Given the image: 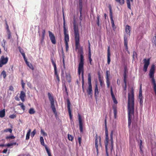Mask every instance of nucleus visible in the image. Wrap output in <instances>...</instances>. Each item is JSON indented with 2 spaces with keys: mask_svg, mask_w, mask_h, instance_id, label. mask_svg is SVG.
I'll use <instances>...</instances> for the list:
<instances>
[{
  "mask_svg": "<svg viewBox=\"0 0 156 156\" xmlns=\"http://www.w3.org/2000/svg\"><path fill=\"white\" fill-rule=\"evenodd\" d=\"M73 29L74 32V36L75 44V49L78 50V52L80 54V61L79 62L78 67V74L80 75L81 73L82 74V88L83 91L84 90V79L83 76L84 73V57L83 56V47H81L80 44V36L79 32V29L77 25H76L75 21L73 23Z\"/></svg>",
  "mask_w": 156,
  "mask_h": 156,
  "instance_id": "nucleus-1",
  "label": "nucleus"
},
{
  "mask_svg": "<svg viewBox=\"0 0 156 156\" xmlns=\"http://www.w3.org/2000/svg\"><path fill=\"white\" fill-rule=\"evenodd\" d=\"M134 92L133 88L130 92L128 93V125L130 126L132 115H134Z\"/></svg>",
  "mask_w": 156,
  "mask_h": 156,
  "instance_id": "nucleus-2",
  "label": "nucleus"
},
{
  "mask_svg": "<svg viewBox=\"0 0 156 156\" xmlns=\"http://www.w3.org/2000/svg\"><path fill=\"white\" fill-rule=\"evenodd\" d=\"M155 65L154 64L151 66L149 73V78L151 79V82L153 85V90L156 95V83L154 78L155 73Z\"/></svg>",
  "mask_w": 156,
  "mask_h": 156,
  "instance_id": "nucleus-3",
  "label": "nucleus"
},
{
  "mask_svg": "<svg viewBox=\"0 0 156 156\" xmlns=\"http://www.w3.org/2000/svg\"><path fill=\"white\" fill-rule=\"evenodd\" d=\"M63 19L64 22L63 23V31L64 34V41L66 45V51H67L69 49L68 42L69 41V34L67 33L68 32L67 29L65 27V20L64 13H63Z\"/></svg>",
  "mask_w": 156,
  "mask_h": 156,
  "instance_id": "nucleus-4",
  "label": "nucleus"
},
{
  "mask_svg": "<svg viewBox=\"0 0 156 156\" xmlns=\"http://www.w3.org/2000/svg\"><path fill=\"white\" fill-rule=\"evenodd\" d=\"M95 147L96 149L97 155H98L99 153L98 148L101 147V137L100 136L98 137L97 134H96L95 136Z\"/></svg>",
  "mask_w": 156,
  "mask_h": 156,
  "instance_id": "nucleus-5",
  "label": "nucleus"
},
{
  "mask_svg": "<svg viewBox=\"0 0 156 156\" xmlns=\"http://www.w3.org/2000/svg\"><path fill=\"white\" fill-rule=\"evenodd\" d=\"M48 97L50 101V103L51 104V108L54 114L55 115H57V112H56V108L55 107L53 97L51 95L50 93H48Z\"/></svg>",
  "mask_w": 156,
  "mask_h": 156,
  "instance_id": "nucleus-6",
  "label": "nucleus"
},
{
  "mask_svg": "<svg viewBox=\"0 0 156 156\" xmlns=\"http://www.w3.org/2000/svg\"><path fill=\"white\" fill-rule=\"evenodd\" d=\"M88 84L89 86L87 90V93L88 95H92L93 94L92 86L91 83V78L90 73L88 74Z\"/></svg>",
  "mask_w": 156,
  "mask_h": 156,
  "instance_id": "nucleus-7",
  "label": "nucleus"
},
{
  "mask_svg": "<svg viewBox=\"0 0 156 156\" xmlns=\"http://www.w3.org/2000/svg\"><path fill=\"white\" fill-rule=\"evenodd\" d=\"M108 8L110 11V17L111 19V23L112 24V27L113 29H115L116 28V27H115L114 21L113 19L112 8L111 5H108Z\"/></svg>",
  "mask_w": 156,
  "mask_h": 156,
  "instance_id": "nucleus-8",
  "label": "nucleus"
},
{
  "mask_svg": "<svg viewBox=\"0 0 156 156\" xmlns=\"http://www.w3.org/2000/svg\"><path fill=\"white\" fill-rule=\"evenodd\" d=\"M143 61L144 63L143 71L144 72H146L147 71V68L150 63V59L144 58L143 60Z\"/></svg>",
  "mask_w": 156,
  "mask_h": 156,
  "instance_id": "nucleus-9",
  "label": "nucleus"
},
{
  "mask_svg": "<svg viewBox=\"0 0 156 156\" xmlns=\"http://www.w3.org/2000/svg\"><path fill=\"white\" fill-rule=\"evenodd\" d=\"M8 60V57L5 58L4 56H2L0 59V67H2L5 64Z\"/></svg>",
  "mask_w": 156,
  "mask_h": 156,
  "instance_id": "nucleus-10",
  "label": "nucleus"
},
{
  "mask_svg": "<svg viewBox=\"0 0 156 156\" xmlns=\"http://www.w3.org/2000/svg\"><path fill=\"white\" fill-rule=\"evenodd\" d=\"M49 36L51 42L53 44H56V41L55 37L53 33L50 31H48Z\"/></svg>",
  "mask_w": 156,
  "mask_h": 156,
  "instance_id": "nucleus-11",
  "label": "nucleus"
},
{
  "mask_svg": "<svg viewBox=\"0 0 156 156\" xmlns=\"http://www.w3.org/2000/svg\"><path fill=\"white\" fill-rule=\"evenodd\" d=\"M114 133V131L112 130L110 133V141L111 142V144L110 145V148L111 151L112 152L113 149V135Z\"/></svg>",
  "mask_w": 156,
  "mask_h": 156,
  "instance_id": "nucleus-12",
  "label": "nucleus"
},
{
  "mask_svg": "<svg viewBox=\"0 0 156 156\" xmlns=\"http://www.w3.org/2000/svg\"><path fill=\"white\" fill-rule=\"evenodd\" d=\"M78 116L79 121V125L80 131L81 133H83V124L81 118V116L80 114H78Z\"/></svg>",
  "mask_w": 156,
  "mask_h": 156,
  "instance_id": "nucleus-13",
  "label": "nucleus"
},
{
  "mask_svg": "<svg viewBox=\"0 0 156 156\" xmlns=\"http://www.w3.org/2000/svg\"><path fill=\"white\" fill-rule=\"evenodd\" d=\"M105 132L106 136L105 141H109L108 132L107 126L106 119L105 120Z\"/></svg>",
  "mask_w": 156,
  "mask_h": 156,
  "instance_id": "nucleus-14",
  "label": "nucleus"
},
{
  "mask_svg": "<svg viewBox=\"0 0 156 156\" xmlns=\"http://www.w3.org/2000/svg\"><path fill=\"white\" fill-rule=\"evenodd\" d=\"M67 108L69 112V116L70 119L71 120L72 119V115L71 114V112L70 108V105H71L70 102L69 100V99H67Z\"/></svg>",
  "mask_w": 156,
  "mask_h": 156,
  "instance_id": "nucleus-15",
  "label": "nucleus"
},
{
  "mask_svg": "<svg viewBox=\"0 0 156 156\" xmlns=\"http://www.w3.org/2000/svg\"><path fill=\"white\" fill-rule=\"evenodd\" d=\"M54 70L55 76H56V80H55V82L57 83V84L58 85L59 83V82L60 81V80L59 76V75L57 73V69H55Z\"/></svg>",
  "mask_w": 156,
  "mask_h": 156,
  "instance_id": "nucleus-16",
  "label": "nucleus"
},
{
  "mask_svg": "<svg viewBox=\"0 0 156 156\" xmlns=\"http://www.w3.org/2000/svg\"><path fill=\"white\" fill-rule=\"evenodd\" d=\"M110 46H108L107 50V63L108 65L110 64L111 61L110 58Z\"/></svg>",
  "mask_w": 156,
  "mask_h": 156,
  "instance_id": "nucleus-17",
  "label": "nucleus"
},
{
  "mask_svg": "<svg viewBox=\"0 0 156 156\" xmlns=\"http://www.w3.org/2000/svg\"><path fill=\"white\" fill-rule=\"evenodd\" d=\"M124 45L126 47V49L127 51L128 50V47L127 46L128 41H127V38L126 35L124 36Z\"/></svg>",
  "mask_w": 156,
  "mask_h": 156,
  "instance_id": "nucleus-18",
  "label": "nucleus"
},
{
  "mask_svg": "<svg viewBox=\"0 0 156 156\" xmlns=\"http://www.w3.org/2000/svg\"><path fill=\"white\" fill-rule=\"evenodd\" d=\"M94 97L96 98H97L99 94V91L98 87V85L96 84L95 85V89H94Z\"/></svg>",
  "mask_w": 156,
  "mask_h": 156,
  "instance_id": "nucleus-19",
  "label": "nucleus"
},
{
  "mask_svg": "<svg viewBox=\"0 0 156 156\" xmlns=\"http://www.w3.org/2000/svg\"><path fill=\"white\" fill-rule=\"evenodd\" d=\"M66 78L69 83H70L71 82V77L69 73H66Z\"/></svg>",
  "mask_w": 156,
  "mask_h": 156,
  "instance_id": "nucleus-20",
  "label": "nucleus"
},
{
  "mask_svg": "<svg viewBox=\"0 0 156 156\" xmlns=\"http://www.w3.org/2000/svg\"><path fill=\"white\" fill-rule=\"evenodd\" d=\"M26 96V94L25 92L23 91H21L20 93V98L23 102L25 101L24 98Z\"/></svg>",
  "mask_w": 156,
  "mask_h": 156,
  "instance_id": "nucleus-21",
  "label": "nucleus"
},
{
  "mask_svg": "<svg viewBox=\"0 0 156 156\" xmlns=\"http://www.w3.org/2000/svg\"><path fill=\"white\" fill-rule=\"evenodd\" d=\"M40 142L41 144L43 145V146H44L45 149L46 150V148L48 149V147H47L46 145H45L44 143V140L43 139V138L42 136H41L40 137Z\"/></svg>",
  "mask_w": 156,
  "mask_h": 156,
  "instance_id": "nucleus-22",
  "label": "nucleus"
},
{
  "mask_svg": "<svg viewBox=\"0 0 156 156\" xmlns=\"http://www.w3.org/2000/svg\"><path fill=\"white\" fill-rule=\"evenodd\" d=\"M116 2L119 5H122L125 3V0H115Z\"/></svg>",
  "mask_w": 156,
  "mask_h": 156,
  "instance_id": "nucleus-23",
  "label": "nucleus"
},
{
  "mask_svg": "<svg viewBox=\"0 0 156 156\" xmlns=\"http://www.w3.org/2000/svg\"><path fill=\"white\" fill-rule=\"evenodd\" d=\"M126 1L128 8L131 9V2H133V0H126Z\"/></svg>",
  "mask_w": 156,
  "mask_h": 156,
  "instance_id": "nucleus-24",
  "label": "nucleus"
},
{
  "mask_svg": "<svg viewBox=\"0 0 156 156\" xmlns=\"http://www.w3.org/2000/svg\"><path fill=\"white\" fill-rule=\"evenodd\" d=\"M109 141H105V147L106 153V155L107 156H109L108 152V144Z\"/></svg>",
  "mask_w": 156,
  "mask_h": 156,
  "instance_id": "nucleus-25",
  "label": "nucleus"
},
{
  "mask_svg": "<svg viewBox=\"0 0 156 156\" xmlns=\"http://www.w3.org/2000/svg\"><path fill=\"white\" fill-rule=\"evenodd\" d=\"M5 115V109H4L0 111V117L3 118Z\"/></svg>",
  "mask_w": 156,
  "mask_h": 156,
  "instance_id": "nucleus-26",
  "label": "nucleus"
},
{
  "mask_svg": "<svg viewBox=\"0 0 156 156\" xmlns=\"http://www.w3.org/2000/svg\"><path fill=\"white\" fill-rule=\"evenodd\" d=\"M31 131V129H28V130L27 132V134H26V140H28L29 139Z\"/></svg>",
  "mask_w": 156,
  "mask_h": 156,
  "instance_id": "nucleus-27",
  "label": "nucleus"
},
{
  "mask_svg": "<svg viewBox=\"0 0 156 156\" xmlns=\"http://www.w3.org/2000/svg\"><path fill=\"white\" fill-rule=\"evenodd\" d=\"M82 7L81 6V7H80V16L79 17V19L80 21V23H81V21L83 19V17L82 16Z\"/></svg>",
  "mask_w": 156,
  "mask_h": 156,
  "instance_id": "nucleus-28",
  "label": "nucleus"
},
{
  "mask_svg": "<svg viewBox=\"0 0 156 156\" xmlns=\"http://www.w3.org/2000/svg\"><path fill=\"white\" fill-rule=\"evenodd\" d=\"M130 27L128 25H127L126 27V32L127 34H129L130 32Z\"/></svg>",
  "mask_w": 156,
  "mask_h": 156,
  "instance_id": "nucleus-29",
  "label": "nucleus"
},
{
  "mask_svg": "<svg viewBox=\"0 0 156 156\" xmlns=\"http://www.w3.org/2000/svg\"><path fill=\"white\" fill-rule=\"evenodd\" d=\"M123 77H124V83H126V78H127V76H126V68H125V71L124 72V74H123Z\"/></svg>",
  "mask_w": 156,
  "mask_h": 156,
  "instance_id": "nucleus-30",
  "label": "nucleus"
},
{
  "mask_svg": "<svg viewBox=\"0 0 156 156\" xmlns=\"http://www.w3.org/2000/svg\"><path fill=\"white\" fill-rule=\"evenodd\" d=\"M26 63L30 69H31L32 70H34V68L31 64L29 63L28 62H27Z\"/></svg>",
  "mask_w": 156,
  "mask_h": 156,
  "instance_id": "nucleus-31",
  "label": "nucleus"
},
{
  "mask_svg": "<svg viewBox=\"0 0 156 156\" xmlns=\"http://www.w3.org/2000/svg\"><path fill=\"white\" fill-rule=\"evenodd\" d=\"M29 113L30 114H34L35 113V111L34 108H31L29 110Z\"/></svg>",
  "mask_w": 156,
  "mask_h": 156,
  "instance_id": "nucleus-32",
  "label": "nucleus"
},
{
  "mask_svg": "<svg viewBox=\"0 0 156 156\" xmlns=\"http://www.w3.org/2000/svg\"><path fill=\"white\" fill-rule=\"evenodd\" d=\"M62 82L63 83H64V87L65 88V91H66V94H67V95H68V90H67V88L66 87V86L65 84V81L64 80H62Z\"/></svg>",
  "mask_w": 156,
  "mask_h": 156,
  "instance_id": "nucleus-33",
  "label": "nucleus"
},
{
  "mask_svg": "<svg viewBox=\"0 0 156 156\" xmlns=\"http://www.w3.org/2000/svg\"><path fill=\"white\" fill-rule=\"evenodd\" d=\"M110 75V72L109 71L107 70L106 72V80H109V76Z\"/></svg>",
  "mask_w": 156,
  "mask_h": 156,
  "instance_id": "nucleus-34",
  "label": "nucleus"
},
{
  "mask_svg": "<svg viewBox=\"0 0 156 156\" xmlns=\"http://www.w3.org/2000/svg\"><path fill=\"white\" fill-rule=\"evenodd\" d=\"M137 58V53L135 51H133V60H134L135 58Z\"/></svg>",
  "mask_w": 156,
  "mask_h": 156,
  "instance_id": "nucleus-35",
  "label": "nucleus"
},
{
  "mask_svg": "<svg viewBox=\"0 0 156 156\" xmlns=\"http://www.w3.org/2000/svg\"><path fill=\"white\" fill-rule=\"evenodd\" d=\"M110 91H111V95L112 97V99H113L115 98V96L113 94V92L112 90V87H110Z\"/></svg>",
  "mask_w": 156,
  "mask_h": 156,
  "instance_id": "nucleus-36",
  "label": "nucleus"
},
{
  "mask_svg": "<svg viewBox=\"0 0 156 156\" xmlns=\"http://www.w3.org/2000/svg\"><path fill=\"white\" fill-rule=\"evenodd\" d=\"M113 113L114 114V117L115 119H116L117 116V110L115 108H113Z\"/></svg>",
  "mask_w": 156,
  "mask_h": 156,
  "instance_id": "nucleus-37",
  "label": "nucleus"
},
{
  "mask_svg": "<svg viewBox=\"0 0 156 156\" xmlns=\"http://www.w3.org/2000/svg\"><path fill=\"white\" fill-rule=\"evenodd\" d=\"M16 142H14L12 143H8L5 145V146L9 147L13 145H16Z\"/></svg>",
  "mask_w": 156,
  "mask_h": 156,
  "instance_id": "nucleus-38",
  "label": "nucleus"
},
{
  "mask_svg": "<svg viewBox=\"0 0 156 156\" xmlns=\"http://www.w3.org/2000/svg\"><path fill=\"white\" fill-rule=\"evenodd\" d=\"M100 18V16L99 15H98L97 17V23L98 26H99L100 25V20H99Z\"/></svg>",
  "mask_w": 156,
  "mask_h": 156,
  "instance_id": "nucleus-39",
  "label": "nucleus"
},
{
  "mask_svg": "<svg viewBox=\"0 0 156 156\" xmlns=\"http://www.w3.org/2000/svg\"><path fill=\"white\" fill-rule=\"evenodd\" d=\"M143 97L142 96H139V99L140 105H141L143 103Z\"/></svg>",
  "mask_w": 156,
  "mask_h": 156,
  "instance_id": "nucleus-40",
  "label": "nucleus"
},
{
  "mask_svg": "<svg viewBox=\"0 0 156 156\" xmlns=\"http://www.w3.org/2000/svg\"><path fill=\"white\" fill-rule=\"evenodd\" d=\"M68 139L69 140H70L71 141H72L73 140L74 137L73 136H71L70 135H69V134H68Z\"/></svg>",
  "mask_w": 156,
  "mask_h": 156,
  "instance_id": "nucleus-41",
  "label": "nucleus"
},
{
  "mask_svg": "<svg viewBox=\"0 0 156 156\" xmlns=\"http://www.w3.org/2000/svg\"><path fill=\"white\" fill-rule=\"evenodd\" d=\"M51 63L54 66V69H57L56 64L54 62V59L51 60Z\"/></svg>",
  "mask_w": 156,
  "mask_h": 156,
  "instance_id": "nucleus-42",
  "label": "nucleus"
},
{
  "mask_svg": "<svg viewBox=\"0 0 156 156\" xmlns=\"http://www.w3.org/2000/svg\"><path fill=\"white\" fill-rule=\"evenodd\" d=\"M18 105L20 106L22 109L23 111H24L25 110V106L23 105V103H21L19 104Z\"/></svg>",
  "mask_w": 156,
  "mask_h": 156,
  "instance_id": "nucleus-43",
  "label": "nucleus"
},
{
  "mask_svg": "<svg viewBox=\"0 0 156 156\" xmlns=\"http://www.w3.org/2000/svg\"><path fill=\"white\" fill-rule=\"evenodd\" d=\"M1 75L3 76V78H5L6 76V72L5 70L3 71L1 73Z\"/></svg>",
  "mask_w": 156,
  "mask_h": 156,
  "instance_id": "nucleus-44",
  "label": "nucleus"
},
{
  "mask_svg": "<svg viewBox=\"0 0 156 156\" xmlns=\"http://www.w3.org/2000/svg\"><path fill=\"white\" fill-rule=\"evenodd\" d=\"M36 133V130L34 129L32 132L31 133V136L32 137H33L34 136L35 134Z\"/></svg>",
  "mask_w": 156,
  "mask_h": 156,
  "instance_id": "nucleus-45",
  "label": "nucleus"
},
{
  "mask_svg": "<svg viewBox=\"0 0 156 156\" xmlns=\"http://www.w3.org/2000/svg\"><path fill=\"white\" fill-rule=\"evenodd\" d=\"M139 96H142V84H141L139 91Z\"/></svg>",
  "mask_w": 156,
  "mask_h": 156,
  "instance_id": "nucleus-46",
  "label": "nucleus"
},
{
  "mask_svg": "<svg viewBox=\"0 0 156 156\" xmlns=\"http://www.w3.org/2000/svg\"><path fill=\"white\" fill-rule=\"evenodd\" d=\"M15 138V137L13 135H11L10 136H8L6 137V139H14Z\"/></svg>",
  "mask_w": 156,
  "mask_h": 156,
  "instance_id": "nucleus-47",
  "label": "nucleus"
},
{
  "mask_svg": "<svg viewBox=\"0 0 156 156\" xmlns=\"http://www.w3.org/2000/svg\"><path fill=\"white\" fill-rule=\"evenodd\" d=\"M99 81L100 82V85L101 87H102L103 85H104V82H103L102 80L100 78V75H99Z\"/></svg>",
  "mask_w": 156,
  "mask_h": 156,
  "instance_id": "nucleus-48",
  "label": "nucleus"
},
{
  "mask_svg": "<svg viewBox=\"0 0 156 156\" xmlns=\"http://www.w3.org/2000/svg\"><path fill=\"white\" fill-rule=\"evenodd\" d=\"M4 131L5 132H9L10 133H11L12 132V130L11 129H5L4 130Z\"/></svg>",
  "mask_w": 156,
  "mask_h": 156,
  "instance_id": "nucleus-49",
  "label": "nucleus"
},
{
  "mask_svg": "<svg viewBox=\"0 0 156 156\" xmlns=\"http://www.w3.org/2000/svg\"><path fill=\"white\" fill-rule=\"evenodd\" d=\"M5 23L6 26V29L7 30V31H10L9 28V26L7 24V22L6 21V20H5Z\"/></svg>",
  "mask_w": 156,
  "mask_h": 156,
  "instance_id": "nucleus-50",
  "label": "nucleus"
},
{
  "mask_svg": "<svg viewBox=\"0 0 156 156\" xmlns=\"http://www.w3.org/2000/svg\"><path fill=\"white\" fill-rule=\"evenodd\" d=\"M18 48H19V50L20 52L21 53V54H22H22H25L23 50V49H21V48L20 47H18Z\"/></svg>",
  "mask_w": 156,
  "mask_h": 156,
  "instance_id": "nucleus-51",
  "label": "nucleus"
},
{
  "mask_svg": "<svg viewBox=\"0 0 156 156\" xmlns=\"http://www.w3.org/2000/svg\"><path fill=\"white\" fill-rule=\"evenodd\" d=\"M46 151L48 154V156H52L50 150L49 149L46 148Z\"/></svg>",
  "mask_w": 156,
  "mask_h": 156,
  "instance_id": "nucleus-52",
  "label": "nucleus"
},
{
  "mask_svg": "<svg viewBox=\"0 0 156 156\" xmlns=\"http://www.w3.org/2000/svg\"><path fill=\"white\" fill-rule=\"evenodd\" d=\"M7 34H8V39H10L11 37V33L10 32V31H8Z\"/></svg>",
  "mask_w": 156,
  "mask_h": 156,
  "instance_id": "nucleus-53",
  "label": "nucleus"
},
{
  "mask_svg": "<svg viewBox=\"0 0 156 156\" xmlns=\"http://www.w3.org/2000/svg\"><path fill=\"white\" fill-rule=\"evenodd\" d=\"M45 34V30H43L42 32V37L43 39H44Z\"/></svg>",
  "mask_w": 156,
  "mask_h": 156,
  "instance_id": "nucleus-54",
  "label": "nucleus"
},
{
  "mask_svg": "<svg viewBox=\"0 0 156 156\" xmlns=\"http://www.w3.org/2000/svg\"><path fill=\"white\" fill-rule=\"evenodd\" d=\"M41 133L44 136H47V133L43 129L41 130Z\"/></svg>",
  "mask_w": 156,
  "mask_h": 156,
  "instance_id": "nucleus-55",
  "label": "nucleus"
},
{
  "mask_svg": "<svg viewBox=\"0 0 156 156\" xmlns=\"http://www.w3.org/2000/svg\"><path fill=\"white\" fill-rule=\"evenodd\" d=\"M16 117V115L15 114H12L11 115H10L9 116V117L11 119H14Z\"/></svg>",
  "mask_w": 156,
  "mask_h": 156,
  "instance_id": "nucleus-56",
  "label": "nucleus"
},
{
  "mask_svg": "<svg viewBox=\"0 0 156 156\" xmlns=\"http://www.w3.org/2000/svg\"><path fill=\"white\" fill-rule=\"evenodd\" d=\"M125 83V85L124 87V91H125V94H126V87H127V85H126V83Z\"/></svg>",
  "mask_w": 156,
  "mask_h": 156,
  "instance_id": "nucleus-57",
  "label": "nucleus"
},
{
  "mask_svg": "<svg viewBox=\"0 0 156 156\" xmlns=\"http://www.w3.org/2000/svg\"><path fill=\"white\" fill-rule=\"evenodd\" d=\"M106 83L107 84V87H109L110 84V82L109 81V80H106Z\"/></svg>",
  "mask_w": 156,
  "mask_h": 156,
  "instance_id": "nucleus-58",
  "label": "nucleus"
},
{
  "mask_svg": "<svg viewBox=\"0 0 156 156\" xmlns=\"http://www.w3.org/2000/svg\"><path fill=\"white\" fill-rule=\"evenodd\" d=\"M21 83L22 85V88L24 89V86L25 84L23 82V80H21Z\"/></svg>",
  "mask_w": 156,
  "mask_h": 156,
  "instance_id": "nucleus-59",
  "label": "nucleus"
},
{
  "mask_svg": "<svg viewBox=\"0 0 156 156\" xmlns=\"http://www.w3.org/2000/svg\"><path fill=\"white\" fill-rule=\"evenodd\" d=\"M23 58L26 62H26H27V59L26 58V57H25V54H22V55Z\"/></svg>",
  "mask_w": 156,
  "mask_h": 156,
  "instance_id": "nucleus-60",
  "label": "nucleus"
},
{
  "mask_svg": "<svg viewBox=\"0 0 156 156\" xmlns=\"http://www.w3.org/2000/svg\"><path fill=\"white\" fill-rule=\"evenodd\" d=\"M153 39L154 40L153 41V43L154 44L155 46H156V36H154L153 37Z\"/></svg>",
  "mask_w": 156,
  "mask_h": 156,
  "instance_id": "nucleus-61",
  "label": "nucleus"
},
{
  "mask_svg": "<svg viewBox=\"0 0 156 156\" xmlns=\"http://www.w3.org/2000/svg\"><path fill=\"white\" fill-rule=\"evenodd\" d=\"M78 140L79 143L80 145L81 142V138L80 137H79L78 138Z\"/></svg>",
  "mask_w": 156,
  "mask_h": 156,
  "instance_id": "nucleus-62",
  "label": "nucleus"
},
{
  "mask_svg": "<svg viewBox=\"0 0 156 156\" xmlns=\"http://www.w3.org/2000/svg\"><path fill=\"white\" fill-rule=\"evenodd\" d=\"M143 147V146L142 145V141L141 140H140V149H142Z\"/></svg>",
  "mask_w": 156,
  "mask_h": 156,
  "instance_id": "nucleus-63",
  "label": "nucleus"
},
{
  "mask_svg": "<svg viewBox=\"0 0 156 156\" xmlns=\"http://www.w3.org/2000/svg\"><path fill=\"white\" fill-rule=\"evenodd\" d=\"M91 50H89V53H88V58H91Z\"/></svg>",
  "mask_w": 156,
  "mask_h": 156,
  "instance_id": "nucleus-64",
  "label": "nucleus"
}]
</instances>
